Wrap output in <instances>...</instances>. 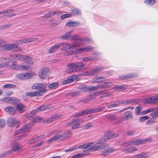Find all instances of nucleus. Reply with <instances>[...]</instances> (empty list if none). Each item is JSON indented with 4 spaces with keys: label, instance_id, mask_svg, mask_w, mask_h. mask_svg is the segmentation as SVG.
<instances>
[{
    "label": "nucleus",
    "instance_id": "774afa93",
    "mask_svg": "<svg viewBox=\"0 0 158 158\" xmlns=\"http://www.w3.org/2000/svg\"><path fill=\"white\" fill-rule=\"evenodd\" d=\"M149 118L148 116H142L140 118V121L143 122L147 119H148Z\"/></svg>",
    "mask_w": 158,
    "mask_h": 158
},
{
    "label": "nucleus",
    "instance_id": "b1692460",
    "mask_svg": "<svg viewBox=\"0 0 158 158\" xmlns=\"http://www.w3.org/2000/svg\"><path fill=\"white\" fill-rule=\"evenodd\" d=\"M16 108L20 113H23L26 110L25 106L22 103L17 104Z\"/></svg>",
    "mask_w": 158,
    "mask_h": 158
},
{
    "label": "nucleus",
    "instance_id": "052dcab7",
    "mask_svg": "<svg viewBox=\"0 0 158 158\" xmlns=\"http://www.w3.org/2000/svg\"><path fill=\"white\" fill-rule=\"evenodd\" d=\"M64 137H68L71 135V132L69 131H68L65 132L64 134Z\"/></svg>",
    "mask_w": 158,
    "mask_h": 158
},
{
    "label": "nucleus",
    "instance_id": "4d7b16f0",
    "mask_svg": "<svg viewBox=\"0 0 158 158\" xmlns=\"http://www.w3.org/2000/svg\"><path fill=\"white\" fill-rule=\"evenodd\" d=\"M137 150V148L135 147H130L127 148V150L129 152H134Z\"/></svg>",
    "mask_w": 158,
    "mask_h": 158
},
{
    "label": "nucleus",
    "instance_id": "f3484780",
    "mask_svg": "<svg viewBox=\"0 0 158 158\" xmlns=\"http://www.w3.org/2000/svg\"><path fill=\"white\" fill-rule=\"evenodd\" d=\"M138 101L135 99H129L121 101V104H129L133 103H137L138 102Z\"/></svg>",
    "mask_w": 158,
    "mask_h": 158
},
{
    "label": "nucleus",
    "instance_id": "f704fd0d",
    "mask_svg": "<svg viewBox=\"0 0 158 158\" xmlns=\"http://www.w3.org/2000/svg\"><path fill=\"white\" fill-rule=\"evenodd\" d=\"M70 12L71 14L74 15H79L81 14V11L79 9L77 8L71 9L70 10Z\"/></svg>",
    "mask_w": 158,
    "mask_h": 158
},
{
    "label": "nucleus",
    "instance_id": "c03bdc74",
    "mask_svg": "<svg viewBox=\"0 0 158 158\" xmlns=\"http://www.w3.org/2000/svg\"><path fill=\"white\" fill-rule=\"evenodd\" d=\"M16 87L15 85L11 84H8L5 85H3V87L4 88H15Z\"/></svg>",
    "mask_w": 158,
    "mask_h": 158
},
{
    "label": "nucleus",
    "instance_id": "423d86ee",
    "mask_svg": "<svg viewBox=\"0 0 158 158\" xmlns=\"http://www.w3.org/2000/svg\"><path fill=\"white\" fill-rule=\"evenodd\" d=\"M82 119L74 118L71 121L66 123V126H71L72 129H77L81 127L80 122L83 121Z\"/></svg>",
    "mask_w": 158,
    "mask_h": 158
},
{
    "label": "nucleus",
    "instance_id": "5fc2aeb1",
    "mask_svg": "<svg viewBox=\"0 0 158 158\" xmlns=\"http://www.w3.org/2000/svg\"><path fill=\"white\" fill-rule=\"evenodd\" d=\"M151 141V139H146L145 140H140L139 139V143H146L148 142H150Z\"/></svg>",
    "mask_w": 158,
    "mask_h": 158
},
{
    "label": "nucleus",
    "instance_id": "4c0bfd02",
    "mask_svg": "<svg viewBox=\"0 0 158 158\" xmlns=\"http://www.w3.org/2000/svg\"><path fill=\"white\" fill-rule=\"evenodd\" d=\"M134 77V75L133 74H129L120 77L122 79H131Z\"/></svg>",
    "mask_w": 158,
    "mask_h": 158
},
{
    "label": "nucleus",
    "instance_id": "473e14b6",
    "mask_svg": "<svg viewBox=\"0 0 158 158\" xmlns=\"http://www.w3.org/2000/svg\"><path fill=\"white\" fill-rule=\"evenodd\" d=\"M18 70L21 71L27 70L29 69L30 67L26 65L19 64L18 65Z\"/></svg>",
    "mask_w": 158,
    "mask_h": 158
},
{
    "label": "nucleus",
    "instance_id": "aec40b11",
    "mask_svg": "<svg viewBox=\"0 0 158 158\" xmlns=\"http://www.w3.org/2000/svg\"><path fill=\"white\" fill-rule=\"evenodd\" d=\"M22 148L20 144L18 143H15L12 147V149L9 150L10 152L12 153L13 152H19Z\"/></svg>",
    "mask_w": 158,
    "mask_h": 158
},
{
    "label": "nucleus",
    "instance_id": "a18cd8bd",
    "mask_svg": "<svg viewBox=\"0 0 158 158\" xmlns=\"http://www.w3.org/2000/svg\"><path fill=\"white\" fill-rule=\"evenodd\" d=\"M86 51L85 47H83L77 48L76 50V52L77 53H81L83 52Z\"/></svg>",
    "mask_w": 158,
    "mask_h": 158
},
{
    "label": "nucleus",
    "instance_id": "bf43d9fd",
    "mask_svg": "<svg viewBox=\"0 0 158 158\" xmlns=\"http://www.w3.org/2000/svg\"><path fill=\"white\" fill-rule=\"evenodd\" d=\"M72 16V15L70 14H66L61 15L60 18L61 19H64L66 18H69Z\"/></svg>",
    "mask_w": 158,
    "mask_h": 158
},
{
    "label": "nucleus",
    "instance_id": "338daca9",
    "mask_svg": "<svg viewBox=\"0 0 158 158\" xmlns=\"http://www.w3.org/2000/svg\"><path fill=\"white\" fill-rule=\"evenodd\" d=\"M147 156V154L144 152L139 154V158H146Z\"/></svg>",
    "mask_w": 158,
    "mask_h": 158
},
{
    "label": "nucleus",
    "instance_id": "0eeeda50",
    "mask_svg": "<svg viewBox=\"0 0 158 158\" xmlns=\"http://www.w3.org/2000/svg\"><path fill=\"white\" fill-rule=\"evenodd\" d=\"M36 113H33V110H32L30 113L28 114H27V118L29 120H31L32 122L31 123H33L34 124V123L38 122L41 119L40 117L36 115L35 114Z\"/></svg>",
    "mask_w": 158,
    "mask_h": 158
},
{
    "label": "nucleus",
    "instance_id": "7ed1b4c3",
    "mask_svg": "<svg viewBox=\"0 0 158 158\" xmlns=\"http://www.w3.org/2000/svg\"><path fill=\"white\" fill-rule=\"evenodd\" d=\"M10 56L16 60L25 61L29 66H31L33 64L32 59L30 56L17 54L10 55Z\"/></svg>",
    "mask_w": 158,
    "mask_h": 158
},
{
    "label": "nucleus",
    "instance_id": "c85d7f7f",
    "mask_svg": "<svg viewBox=\"0 0 158 158\" xmlns=\"http://www.w3.org/2000/svg\"><path fill=\"white\" fill-rule=\"evenodd\" d=\"M46 108V106L45 105H42L35 109L33 110V113H37L40 111L45 110Z\"/></svg>",
    "mask_w": 158,
    "mask_h": 158
},
{
    "label": "nucleus",
    "instance_id": "3c124183",
    "mask_svg": "<svg viewBox=\"0 0 158 158\" xmlns=\"http://www.w3.org/2000/svg\"><path fill=\"white\" fill-rule=\"evenodd\" d=\"M95 59V57H88L85 58H82L83 61H88L90 60H93Z\"/></svg>",
    "mask_w": 158,
    "mask_h": 158
},
{
    "label": "nucleus",
    "instance_id": "5701e85b",
    "mask_svg": "<svg viewBox=\"0 0 158 158\" xmlns=\"http://www.w3.org/2000/svg\"><path fill=\"white\" fill-rule=\"evenodd\" d=\"M115 151V149L112 148H109L106 149L102 151L101 154L104 156L109 155L110 154L112 153Z\"/></svg>",
    "mask_w": 158,
    "mask_h": 158
},
{
    "label": "nucleus",
    "instance_id": "1a4fd4ad",
    "mask_svg": "<svg viewBox=\"0 0 158 158\" xmlns=\"http://www.w3.org/2000/svg\"><path fill=\"white\" fill-rule=\"evenodd\" d=\"M103 68L98 67L93 69L91 71H87L84 72L83 75L89 76L98 74L99 72L103 69Z\"/></svg>",
    "mask_w": 158,
    "mask_h": 158
},
{
    "label": "nucleus",
    "instance_id": "864d4df0",
    "mask_svg": "<svg viewBox=\"0 0 158 158\" xmlns=\"http://www.w3.org/2000/svg\"><path fill=\"white\" fill-rule=\"evenodd\" d=\"M26 95L27 96H29L30 97H32L36 96L35 91L27 93L26 94Z\"/></svg>",
    "mask_w": 158,
    "mask_h": 158
},
{
    "label": "nucleus",
    "instance_id": "ddd939ff",
    "mask_svg": "<svg viewBox=\"0 0 158 158\" xmlns=\"http://www.w3.org/2000/svg\"><path fill=\"white\" fill-rule=\"evenodd\" d=\"M1 101L6 102L14 104L17 103L19 101V100L18 99L12 97L4 98L2 99Z\"/></svg>",
    "mask_w": 158,
    "mask_h": 158
},
{
    "label": "nucleus",
    "instance_id": "4468645a",
    "mask_svg": "<svg viewBox=\"0 0 158 158\" xmlns=\"http://www.w3.org/2000/svg\"><path fill=\"white\" fill-rule=\"evenodd\" d=\"M34 124L31 122L23 126L21 129H19L16 133V135L20 134L21 132L24 131H27L28 129L30 128Z\"/></svg>",
    "mask_w": 158,
    "mask_h": 158
},
{
    "label": "nucleus",
    "instance_id": "20e7f679",
    "mask_svg": "<svg viewBox=\"0 0 158 158\" xmlns=\"http://www.w3.org/2000/svg\"><path fill=\"white\" fill-rule=\"evenodd\" d=\"M105 135H106V138H103L99 139V141L98 143H102L105 144L104 146L102 147L100 149H104V148L108 146L107 145L106 143H104L105 142L107 141L108 140L110 139L113 137H117L118 136V134L117 133L113 134L111 132H108L105 133Z\"/></svg>",
    "mask_w": 158,
    "mask_h": 158
},
{
    "label": "nucleus",
    "instance_id": "7c9ffc66",
    "mask_svg": "<svg viewBox=\"0 0 158 158\" xmlns=\"http://www.w3.org/2000/svg\"><path fill=\"white\" fill-rule=\"evenodd\" d=\"M72 31H68L62 36H60L59 38L60 39L66 40L68 39L69 37H70V35Z\"/></svg>",
    "mask_w": 158,
    "mask_h": 158
},
{
    "label": "nucleus",
    "instance_id": "e2e57ef3",
    "mask_svg": "<svg viewBox=\"0 0 158 158\" xmlns=\"http://www.w3.org/2000/svg\"><path fill=\"white\" fill-rule=\"evenodd\" d=\"M58 140L56 137V136H55L51 138L50 139H49L47 141V142L48 143H49L51 142H54L55 141H56Z\"/></svg>",
    "mask_w": 158,
    "mask_h": 158
},
{
    "label": "nucleus",
    "instance_id": "c9c22d12",
    "mask_svg": "<svg viewBox=\"0 0 158 158\" xmlns=\"http://www.w3.org/2000/svg\"><path fill=\"white\" fill-rule=\"evenodd\" d=\"M106 117L108 120H114L117 118L116 115L115 114H110L106 115Z\"/></svg>",
    "mask_w": 158,
    "mask_h": 158
},
{
    "label": "nucleus",
    "instance_id": "e433bc0d",
    "mask_svg": "<svg viewBox=\"0 0 158 158\" xmlns=\"http://www.w3.org/2000/svg\"><path fill=\"white\" fill-rule=\"evenodd\" d=\"M82 112L83 116L87 114L95 113L94 108L89 109L88 110H85Z\"/></svg>",
    "mask_w": 158,
    "mask_h": 158
},
{
    "label": "nucleus",
    "instance_id": "680f3d73",
    "mask_svg": "<svg viewBox=\"0 0 158 158\" xmlns=\"http://www.w3.org/2000/svg\"><path fill=\"white\" fill-rule=\"evenodd\" d=\"M93 126V125L90 123H89L87 124H85L84 128L85 129H87L89 128L92 127Z\"/></svg>",
    "mask_w": 158,
    "mask_h": 158
},
{
    "label": "nucleus",
    "instance_id": "f257e3e1",
    "mask_svg": "<svg viewBox=\"0 0 158 158\" xmlns=\"http://www.w3.org/2000/svg\"><path fill=\"white\" fill-rule=\"evenodd\" d=\"M93 144V143H85L79 146L77 148L83 149L85 152L96 151L100 149L101 148L104 146L105 145H106L102 143H97L92 145Z\"/></svg>",
    "mask_w": 158,
    "mask_h": 158
},
{
    "label": "nucleus",
    "instance_id": "6e6d98bb",
    "mask_svg": "<svg viewBox=\"0 0 158 158\" xmlns=\"http://www.w3.org/2000/svg\"><path fill=\"white\" fill-rule=\"evenodd\" d=\"M80 91H77L73 92H72L70 93L69 95L70 96H71V97H74L75 96L77 95H79L80 93Z\"/></svg>",
    "mask_w": 158,
    "mask_h": 158
},
{
    "label": "nucleus",
    "instance_id": "2eb2a0df",
    "mask_svg": "<svg viewBox=\"0 0 158 158\" xmlns=\"http://www.w3.org/2000/svg\"><path fill=\"white\" fill-rule=\"evenodd\" d=\"M67 44L65 45H68L67 49H73L76 47L82 46L84 45V44L81 43V42H79L77 43H72L70 44H68L66 43Z\"/></svg>",
    "mask_w": 158,
    "mask_h": 158
},
{
    "label": "nucleus",
    "instance_id": "6ab92c4d",
    "mask_svg": "<svg viewBox=\"0 0 158 158\" xmlns=\"http://www.w3.org/2000/svg\"><path fill=\"white\" fill-rule=\"evenodd\" d=\"M131 145H138V140L137 139L136 141H127L122 143L121 145L122 147H125Z\"/></svg>",
    "mask_w": 158,
    "mask_h": 158
},
{
    "label": "nucleus",
    "instance_id": "a19ab883",
    "mask_svg": "<svg viewBox=\"0 0 158 158\" xmlns=\"http://www.w3.org/2000/svg\"><path fill=\"white\" fill-rule=\"evenodd\" d=\"M10 67L11 69L16 70H18V64H17L15 61L13 62Z\"/></svg>",
    "mask_w": 158,
    "mask_h": 158
},
{
    "label": "nucleus",
    "instance_id": "de8ad7c7",
    "mask_svg": "<svg viewBox=\"0 0 158 158\" xmlns=\"http://www.w3.org/2000/svg\"><path fill=\"white\" fill-rule=\"evenodd\" d=\"M84 156V154L78 153L71 156V158H81Z\"/></svg>",
    "mask_w": 158,
    "mask_h": 158
},
{
    "label": "nucleus",
    "instance_id": "f8f14e48",
    "mask_svg": "<svg viewBox=\"0 0 158 158\" xmlns=\"http://www.w3.org/2000/svg\"><path fill=\"white\" fill-rule=\"evenodd\" d=\"M67 44L64 43H60L56 44L54 46L52 47L49 50V53H52L55 52L60 47H63L64 46Z\"/></svg>",
    "mask_w": 158,
    "mask_h": 158
},
{
    "label": "nucleus",
    "instance_id": "603ef678",
    "mask_svg": "<svg viewBox=\"0 0 158 158\" xmlns=\"http://www.w3.org/2000/svg\"><path fill=\"white\" fill-rule=\"evenodd\" d=\"M151 118L150 120L147 121L146 122V124L147 125H148L150 124H152L154 123L155 122H156L155 118Z\"/></svg>",
    "mask_w": 158,
    "mask_h": 158
},
{
    "label": "nucleus",
    "instance_id": "a878e982",
    "mask_svg": "<svg viewBox=\"0 0 158 158\" xmlns=\"http://www.w3.org/2000/svg\"><path fill=\"white\" fill-rule=\"evenodd\" d=\"M105 77H95L92 79V81L94 83H98L103 82L104 81H106Z\"/></svg>",
    "mask_w": 158,
    "mask_h": 158
},
{
    "label": "nucleus",
    "instance_id": "f03ea898",
    "mask_svg": "<svg viewBox=\"0 0 158 158\" xmlns=\"http://www.w3.org/2000/svg\"><path fill=\"white\" fill-rule=\"evenodd\" d=\"M85 66V65L81 62H77L69 63L67 64V67L69 69H66L65 71L67 73L78 72L80 71Z\"/></svg>",
    "mask_w": 158,
    "mask_h": 158
},
{
    "label": "nucleus",
    "instance_id": "393cba45",
    "mask_svg": "<svg viewBox=\"0 0 158 158\" xmlns=\"http://www.w3.org/2000/svg\"><path fill=\"white\" fill-rule=\"evenodd\" d=\"M80 24L79 22L76 21H69L66 23V25L68 27H75Z\"/></svg>",
    "mask_w": 158,
    "mask_h": 158
},
{
    "label": "nucleus",
    "instance_id": "69168bd1",
    "mask_svg": "<svg viewBox=\"0 0 158 158\" xmlns=\"http://www.w3.org/2000/svg\"><path fill=\"white\" fill-rule=\"evenodd\" d=\"M81 91L84 92H89V86H86L82 87L81 88Z\"/></svg>",
    "mask_w": 158,
    "mask_h": 158
},
{
    "label": "nucleus",
    "instance_id": "a211bd4d",
    "mask_svg": "<svg viewBox=\"0 0 158 158\" xmlns=\"http://www.w3.org/2000/svg\"><path fill=\"white\" fill-rule=\"evenodd\" d=\"M46 88V85L44 83H36L33 85L31 88L34 89H43L44 88Z\"/></svg>",
    "mask_w": 158,
    "mask_h": 158
},
{
    "label": "nucleus",
    "instance_id": "bb28decb",
    "mask_svg": "<svg viewBox=\"0 0 158 158\" xmlns=\"http://www.w3.org/2000/svg\"><path fill=\"white\" fill-rule=\"evenodd\" d=\"M61 14V12L59 11H56L53 12H52L51 11H50L48 13L45 14L44 15V17H51L55 15L56 14H58L59 15Z\"/></svg>",
    "mask_w": 158,
    "mask_h": 158
},
{
    "label": "nucleus",
    "instance_id": "cd10ccee",
    "mask_svg": "<svg viewBox=\"0 0 158 158\" xmlns=\"http://www.w3.org/2000/svg\"><path fill=\"white\" fill-rule=\"evenodd\" d=\"M113 88L116 90H123L127 89V86L125 85H117L114 87Z\"/></svg>",
    "mask_w": 158,
    "mask_h": 158
},
{
    "label": "nucleus",
    "instance_id": "58836bf2",
    "mask_svg": "<svg viewBox=\"0 0 158 158\" xmlns=\"http://www.w3.org/2000/svg\"><path fill=\"white\" fill-rule=\"evenodd\" d=\"M71 39L73 40L75 42L80 40L81 42L82 38L80 37L78 35H74L70 36Z\"/></svg>",
    "mask_w": 158,
    "mask_h": 158
},
{
    "label": "nucleus",
    "instance_id": "dca6fc26",
    "mask_svg": "<svg viewBox=\"0 0 158 158\" xmlns=\"http://www.w3.org/2000/svg\"><path fill=\"white\" fill-rule=\"evenodd\" d=\"M148 104H155L158 102V95L147 98Z\"/></svg>",
    "mask_w": 158,
    "mask_h": 158
},
{
    "label": "nucleus",
    "instance_id": "79ce46f5",
    "mask_svg": "<svg viewBox=\"0 0 158 158\" xmlns=\"http://www.w3.org/2000/svg\"><path fill=\"white\" fill-rule=\"evenodd\" d=\"M131 112L130 111H128L125 113L124 116L126 119H128L129 118H131L132 116L131 115Z\"/></svg>",
    "mask_w": 158,
    "mask_h": 158
},
{
    "label": "nucleus",
    "instance_id": "39448f33",
    "mask_svg": "<svg viewBox=\"0 0 158 158\" xmlns=\"http://www.w3.org/2000/svg\"><path fill=\"white\" fill-rule=\"evenodd\" d=\"M3 48L5 51H10L12 52L20 51L21 48L15 44H4Z\"/></svg>",
    "mask_w": 158,
    "mask_h": 158
},
{
    "label": "nucleus",
    "instance_id": "13d9d810",
    "mask_svg": "<svg viewBox=\"0 0 158 158\" xmlns=\"http://www.w3.org/2000/svg\"><path fill=\"white\" fill-rule=\"evenodd\" d=\"M156 2L155 0H145V3L148 4L153 5Z\"/></svg>",
    "mask_w": 158,
    "mask_h": 158
},
{
    "label": "nucleus",
    "instance_id": "72a5a7b5",
    "mask_svg": "<svg viewBox=\"0 0 158 158\" xmlns=\"http://www.w3.org/2000/svg\"><path fill=\"white\" fill-rule=\"evenodd\" d=\"M59 86V84L57 82H54L49 85L48 88L49 89H55Z\"/></svg>",
    "mask_w": 158,
    "mask_h": 158
},
{
    "label": "nucleus",
    "instance_id": "8fccbe9b",
    "mask_svg": "<svg viewBox=\"0 0 158 158\" xmlns=\"http://www.w3.org/2000/svg\"><path fill=\"white\" fill-rule=\"evenodd\" d=\"M6 124L5 120L3 118H0V128H2L5 126Z\"/></svg>",
    "mask_w": 158,
    "mask_h": 158
},
{
    "label": "nucleus",
    "instance_id": "ea45409f",
    "mask_svg": "<svg viewBox=\"0 0 158 158\" xmlns=\"http://www.w3.org/2000/svg\"><path fill=\"white\" fill-rule=\"evenodd\" d=\"M156 111L150 114V115L153 118L158 117V107H155Z\"/></svg>",
    "mask_w": 158,
    "mask_h": 158
},
{
    "label": "nucleus",
    "instance_id": "9b49d317",
    "mask_svg": "<svg viewBox=\"0 0 158 158\" xmlns=\"http://www.w3.org/2000/svg\"><path fill=\"white\" fill-rule=\"evenodd\" d=\"M49 69L48 67H44L40 70L39 76L42 79L46 78L49 75Z\"/></svg>",
    "mask_w": 158,
    "mask_h": 158
},
{
    "label": "nucleus",
    "instance_id": "4be33fe9",
    "mask_svg": "<svg viewBox=\"0 0 158 158\" xmlns=\"http://www.w3.org/2000/svg\"><path fill=\"white\" fill-rule=\"evenodd\" d=\"M155 111H156L155 107H152L143 111H139V115H142L147 114L151 112L153 113Z\"/></svg>",
    "mask_w": 158,
    "mask_h": 158
},
{
    "label": "nucleus",
    "instance_id": "6e6552de",
    "mask_svg": "<svg viewBox=\"0 0 158 158\" xmlns=\"http://www.w3.org/2000/svg\"><path fill=\"white\" fill-rule=\"evenodd\" d=\"M7 124L9 127H18L19 125V121L16 118H10L7 120Z\"/></svg>",
    "mask_w": 158,
    "mask_h": 158
},
{
    "label": "nucleus",
    "instance_id": "0e129e2a",
    "mask_svg": "<svg viewBox=\"0 0 158 158\" xmlns=\"http://www.w3.org/2000/svg\"><path fill=\"white\" fill-rule=\"evenodd\" d=\"M77 148V147L75 146H74L71 148H69V149H65L64 150V151L66 152H70L76 150Z\"/></svg>",
    "mask_w": 158,
    "mask_h": 158
},
{
    "label": "nucleus",
    "instance_id": "9d476101",
    "mask_svg": "<svg viewBox=\"0 0 158 158\" xmlns=\"http://www.w3.org/2000/svg\"><path fill=\"white\" fill-rule=\"evenodd\" d=\"M33 74L31 73H19L15 75V77L20 80H26L31 78L33 77Z\"/></svg>",
    "mask_w": 158,
    "mask_h": 158
},
{
    "label": "nucleus",
    "instance_id": "2f4dec72",
    "mask_svg": "<svg viewBox=\"0 0 158 158\" xmlns=\"http://www.w3.org/2000/svg\"><path fill=\"white\" fill-rule=\"evenodd\" d=\"M47 91V90L44 87L42 90L35 91L36 96H42Z\"/></svg>",
    "mask_w": 158,
    "mask_h": 158
},
{
    "label": "nucleus",
    "instance_id": "c756f323",
    "mask_svg": "<svg viewBox=\"0 0 158 158\" xmlns=\"http://www.w3.org/2000/svg\"><path fill=\"white\" fill-rule=\"evenodd\" d=\"M111 82H104L103 84H99L97 85L98 89H103L107 88L109 86L108 85V84H110Z\"/></svg>",
    "mask_w": 158,
    "mask_h": 158
},
{
    "label": "nucleus",
    "instance_id": "09e8293b",
    "mask_svg": "<svg viewBox=\"0 0 158 158\" xmlns=\"http://www.w3.org/2000/svg\"><path fill=\"white\" fill-rule=\"evenodd\" d=\"M105 107L103 106L101 107H99L98 108H94V113H97L98 112H100L102 110L105 109Z\"/></svg>",
    "mask_w": 158,
    "mask_h": 158
},
{
    "label": "nucleus",
    "instance_id": "412c9836",
    "mask_svg": "<svg viewBox=\"0 0 158 158\" xmlns=\"http://www.w3.org/2000/svg\"><path fill=\"white\" fill-rule=\"evenodd\" d=\"M5 110L10 114L12 115L15 114L16 111V109L15 108L10 106H7Z\"/></svg>",
    "mask_w": 158,
    "mask_h": 158
},
{
    "label": "nucleus",
    "instance_id": "49530a36",
    "mask_svg": "<svg viewBox=\"0 0 158 158\" xmlns=\"http://www.w3.org/2000/svg\"><path fill=\"white\" fill-rule=\"evenodd\" d=\"M98 89L97 85L94 86H89V92H90L93 91H95Z\"/></svg>",
    "mask_w": 158,
    "mask_h": 158
},
{
    "label": "nucleus",
    "instance_id": "37998d69",
    "mask_svg": "<svg viewBox=\"0 0 158 158\" xmlns=\"http://www.w3.org/2000/svg\"><path fill=\"white\" fill-rule=\"evenodd\" d=\"M59 117V115H56L48 119L47 121L48 122H51L54 121V120L57 119Z\"/></svg>",
    "mask_w": 158,
    "mask_h": 158
}]
</instances>
